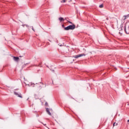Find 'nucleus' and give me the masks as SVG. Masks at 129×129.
Here are the masks:
<instances>
[{
	"label": "nucleus",
	"mask_w": 129,
	"mask_h": 129,
	"mask_svg": "<svg viewBox=\"0 0 129 129\" xmlns=\"http://www.w3.org/2000/svg\"><path fill=\"white\" fill-rule=\"evenodd\" d=\"M75 29V25H70L64 28L65 31H69V30H74Z\"/></svg>",
	"instance_id": "nucleus-1"
},
{
	"label": "nucleus",
	"mask_w": 129,
	"mask_h": 129,
	"mask_svg": "<svg viewBox=\"0 0 129 129\" xmlns=\"http://www.w3.org/2000/svg\"><path fill=\"white\" fill-rule=\"evenodd\" d=\"M14 94H15V95H17V96H18V97H20V98H22V95H21V94H19L17 92H15Z\"/></svg>",
	"instance_id": "nucleus-2"
},
{
	"label": "nucleus",
	"mask_w": 129,
	"mask_h": 129,
	"mask_svg": "<svg viewBox=\"0 0 129 129\" xmlns=\"http://www.w3.org/2000/svg\"><path fill=\"white\" fill-rule=\"evenodd\" d=\"M46 112H47L48 114L49 115H51V112H50V111L49 110V108H46Z\"/></svg>",
	"instance_id": "nucleus-3"
},
{
	"label": "nucleus",
	"mask_w": 129,
	"mask_h": 129,
	"mask_svg": "<svg viewBox=\"0 0 129 129\" xmlns=\"http://www.w3.org/2000/svg\"><path fill=\"white\" fill-rule=\"evenodd\" d=\"M46 112H47L48 114L49 115H51V112H50V111L49 110V108H46Z\"/></svg>",
	"instance_id": "nucleus-4"
},
{
	"label": "nucleus",
	"mask_w": 129,
	"mask_h": 129,
	"mask_svg": "<svg viewBox=\"0 0 129 129\" xmlns=\"http://www.w3.org/2000/svg\"><path fill=\"white\" fill-rule=\"evenodd\" d=\"M58 20L60 22H64V18L60 17L58 18Z\"/></svg>",
	"instance_id": "nucleus-5"
},
{
	"label": "nucleus",
	"mask_w": 129,
	"mask_h": 129,
	"mask_svg": "<svg viewBox=\"0 0 129 129\" xmlns=\"http://www.w3.org/2000/svg\"><path fill=\"white\" fill-rule=\"evenodd\" d=\"M124 31L125 32L126 34H129V30H128L127 31H126V28L125 27V26H124Z\"/></svg>",
	"instance_id": "nucleus-6"
},
{
	"label": "nucleus",
	"mask_w": 129,
	"mask_h": 129,
	"mask_svg": "<svg viewBox=\"0 0 129 129\" xmlns=\"http://www.w3.org/2000/svg\"><path fill=\"white\" fill-rule=\"evenodd\" d=\"M13 59H14V61H18V60H19V57L14 56L13 57Z\"/></svg>",
	"instance_id": "nucleus-7"
},
{
	"label": "nucleus",
	"mask_w": 129,
	"mask_h": 129,
	"mask_svg": "<svg viewBox=\"0 0 129 129\" xmlns=\"http://www.w3.org/2000/svg\"><path fill=\"white\" fill-rule=\"evenodd\" d=\"M79 57H81V54H79L78 55H76L75 58H79Z\"/></svg>",
	"instance_id": "nucleus-8"
},
{
	"label": "nucleus",
	"mask_w": 129,
	"mask_h": 129,
	"mask_svg": "<svg viewBox=\"0 0 129 129\" xmlns=\"http://www.w3.org/2000/svg\"><path fill=\"white\" fill-rule=\"evenodd\" d=\"M124 20H126L127 18H128V15H124Z\"/></svg>",
	"instance_id": "nucleus-9"
},
{
	"label": "nucleus",
	"mask_w": 129,
	"mask_h": 129,
	"mask_svg": "<svg viewBox=\"0 0 129 129\" xmlns=\"http://www.w3.org/2000/svg\"><path fill=\"white\" fill-rule=\"evenodd\" d=\"M117 124H118L117 123L114 122L113 124V126H115V125H117Z\"/></svg>",
	"instance_id": "nucleus-10"
},
{
	"label": "nucleus",
	"mask_w": 129,
	"mask_h": 129,
	"mask_svg": "<svg viewBox=\"0 0 129 129\" xmlns=\"http://www.w3.org/2000/svg\"><path fill=\"white\" fill-rule=\"evenodd\" d=\"M99 8H103V5H102V4H101V5H99Z\"/></svg>",
	"instance_id": "nucleus-11"
},
{
	"label": "nucleus",
	"mask_w": 129,
	"mask_h": 129,
	"mask_svg": "<svg viewBox=\"0 0 129 129\" xmlns=\"http://www.w3.org/2000/svg\"><path fill=\"white\" fill-rule=\"evenodd\" d=\"M35 84H31V85H30V86H32V87H34L35 86Z\"/></svg>",
	"instance_id": "nucleus-12"
},
{
	"label": "nucleus",
	"mask_w": 129,
	"mask_h": 129,
	"mask_svg": "<svg viewBox=\"0 0 129 129\" xmlns=\"http://www.w3.org/2000/svg\"><path fill=\"white\" fill-rule=\"evenodd\" d=\"M61 3H66V1L63 0L62 1H61Z\"/></svg>",
	"instance_id": "nucleus-13"
},
{
	"label": "nucleus",
	"mask_w": 129,
	"mask_h": 129,
	"mask_svg": "<svg viewBox=\"0 0 129 129\" xmlns=\"http://www.w3.org/2000/svg\"><path fill=\"white\" fill-rule=\"evenodd\" d=\"M31 28H32V30H33L34 31V32H35V30L34 29V27H33V26H32Z\"/></svg>",
	"instance_id": "nucleus-14"
},
{
	"label": "nucleus",
	"mask_w": 129,
	"mask_h": 129,
	"mask_svg": "<svg viewBox=\"0 0 129 129\" xmlns=\"http://www.w3.org/2000/svg\"><path fill=\"white\" fill-rule=\"evenodd\" d=\"M119 34H120V35H122V32H119Z\"/></svg>",
	"instance_id": "nucleus-15"
},
{
	"label": "nucleus",
	"mask_w": 129,
	"mask_h": 129,
	"mask_svg": "<svg viewBox=\"0 0 129 129\" xmlns=\"http://www.w3.org/2000/svg\"><path fill=\"white\" fill-rule=\"evenodd\" d=\"M82 56H85V54H81V57H82Z\"/></svg>",
	"instance_id": "nucleus-16"
},
{
	"label": "nucleus",
	"mask_w": 129,
	"mask_h": 129,
	"mask_svg": "<svg viewBox=\"0 0 129 129\" xmlns=\"http://www.w3.org/2000/svg\"><path fill=\"white\" fill-rule=\"evenodd\" d=\"M22 26H23V27H25V26H26V25H23Z\"/></svg>",
	"instance_id": "nucleus-17"
},
{
	"label": "nucleus",
	"mask_w": 129,
	"mask_h": 129,
	"mask_svg": "<svg viewBox=\"0 0 129 129\" xmlns=\"http://www.w3.org/2000/svg\"><path fill=\"white\" fill-rule=\"evenodd\" d=\"M69 23H70V24H72V22H69Z\"/></svg>",
	"instance_id": "nucleus-18"
},
{
	"label": "nucleus",
	"mask_w": 129,
	"mask_h": 129,
	"mask_svg": "<svg viewBox=\"0 0 129 129\" xmlns=\"http://www.w3.org/2000/svg\"><path fill=\"white\" fill-rule=\"evenodd\" d=\"M26 27H29V26L28 25H26Z\"/></svg>",
	"instance_id": "nucleus-19"
},
{
	"label": "nucleus",
	"mask_w": 129,
	"mask_h": 129,
	"mask_svg": "<svg viewBox=\"0 0 129 129\" xmlns=\"http://www.w3.org/2000/svg\"><path fill=\"white\" fill-rule=\"evenodd\" d=\"M59 46H60V47H61L62 45H59Z\"/></svg>",
	"instance_id": "nucleus-20"
},
{
	"label": "nucleus",
	"mask_w": 129,
	"mask_h": 129,
	"mask_svg": "<svg viewBox=\"0 0 129 129\" xmlns=\"http://www.w3.org/2000/svg\"><path fill=\"white\" fill-rule=\"evenodd\" d=\"M28 85V86H30V85Z\"/></svg>",
	"instance_id": "nucleus-21"
},
{
	"label": "nucleus",
	"mask_w": 129,
	"mask_h": 129,
	"mask_svg": "<svg viewBox=\"0 0 129 129\" xmlns=\"http://www.w3.org/2000/svg\"><path fill=\"white\" fill-rule=\"evenodd\" d=\"M62 27H64V25H62Z\"/></svg>",
	"instance_id": "nucleus-22"
}]
</instances>
